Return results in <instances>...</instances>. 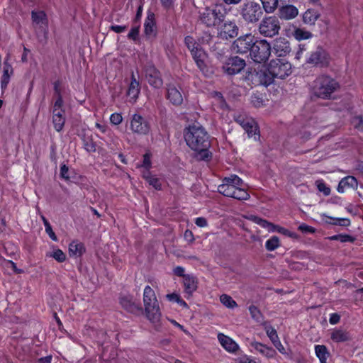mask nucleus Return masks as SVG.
<instances>
[{
  "label": "nucleus",
  "instance_id": "f257e3e1",
  "mask_svg": "<svg viewBox=\"0 0 363 363\" xmlns=\"http://www.w3.org/2000/svg\"><path fill=\"white\" fill-rule=\"evenodd\" d=\"M186 145L194 151L198 152L201 160L209 158V135L205 128L199 123H194L186 128L184 133Z\"/></svg>",
  "mask_w": 363,
  "mask_h": 363
},
{
  "label": "nucleus",
  "instance_id": "f03ea898",
  "mask_svg": "<svg viewBox=\"0 0 363 363\" xmlns=\"http://www.w3.org/2000/svg\"><path fill=\"white\" fill-rule=\"evenodd\" d=\"M218 191L225 196L238 200H247L250 198L243 181L235 174L225 177L223 183L218 186Z\"/></svg>",
  "mask_w": 363,
  "mask_h": 363
},
{
  "label": "nucleus",
  "instance_id": "7ed1b4c3",
  "mask_svg": "<svg viewBox=\"0 0 363 363\" xmlns=\"http://www.w3.org/2000/svg\"><path fill=\"white\" fill-rule=\"evenodd\" d=\"M339 88L340 85L335 79L328 75H320L313 81L311 93L318 98L328 99Z\"/></svg>",
  "mask_w": 363,
  "mask_h": 363
},
{
  "label": "nucleus",
  "instance_id": "20e7f679",
  "mask_svg": "<svg viewBox=\"0 0 363 363\" xmlns=\"http://www.w3.org/2000/svg\"><path fill=\"white\" fill-rule=\"evenodd\" d=\"M143 299L147 318L154 324L159 323L162 313L155 292L150 286L145 287Z\"/></svg>",
  "mask_w": 363,
  "mask_h": 363
},
{
  "label": "nucleus",
  "instance_id": "39448f33",
  "mask_svg": "<svg viewBox=\"0 0 363 363\" xmlns=\"http://www.w3.org/2000/svg\"><path fill=\"white\" fill-rule=\"evenodd\" d=\"M225 13L220 5L207 7L199 13V21L206 27H216L224 21Z\"/></svg>",
  "mask_w": 363,
  "mask_h": 363
},
{
  "label": "nucleus",
  "instance_id": "423d86ee",
  "mask_svg": "<svg viewBox=\"0 0 363 363\" xmlns=\"http://www.w3.org/2000/svg\"><path fill=\"white\" fill-rule=\"evenodd\" d=\"M240 13L245 22L255 23L262 17L263 10L258 3L247 1L241 6Z\"/></svg>",
  "mask_w": 363,
  "mask_h": 363
},
{
  "label": "nucleus",
  "instance_id": "0eeeda50",
  "mask_svg": "<svg viewBox=\"0 0 363 363\" xmlns=\"http://www.w3.org/2000/svg\"><path fill=\"white\" fill-rule=\"evenodd\" d=\"M272 48L266 40L256 41L250 52L252 60L257 63L267 61L271 54Z\"/></svg>",
  "mask_w": 363,
  "mask_h": 363
},
{
  "label": "nucleus",
  "instance_id": "6e6552de",
  "mask_svg": "<svg viewBox=\"0 0 363 363\" xmlns=\"http://www.w3.org/2000/svg\"><path fill=\"white\" fill-rule=\"evenodd\" d=\"M281 28L279 19L274 16L264 18L258 27L259 33L268 38L277 35Z\"/></svg>",
  "mask_w": 363,
  "mask_h": 363
},
{
  "label": "nucleus",
  "instance_id": "1a4fd4ad",
  "mask_svg": "<svg viewBox=\"0 0 363 363\" xmlns=\"http://www.w3.org/2000/svg\"><path fill=\"white\" fill-rule=\"evenodd\" d=\"M274 79H283L291 74V64L284 59H274L268 65Z\"/></svg>",
  "mask_w": 363,
  "mask_h": 363
},
{
  "label": "nucleus",
  "instance_id": "9d476101",
  "mask_svg": "<svg viewBox=\"0 0 363 363\" xmlns=\"http://www.w3.org/2000/svg\"><path fill=\"white\" fill-rule=\"evenodd\" d=\"M63 100L62 96L55 101L52 108V123L56 131L60 132L62 130L65 123V111L62 108Z\"/></svg>",
  "mask_w": 363,
  "mask_h": 363
},
{
  "label": "nucleus",
  "instance_id": "9b49d317",
  "mask_svg": "<svg viewBox=\"0 0 363 363\" xmlns=\"http://www.w3.org/2000/svg\"><path fill=\"white\" fill-rule=\"evenodd\" d=\"M130 128L133 133L140 135H147L150 130V125L148 121L138 113L131 116Z\"/></svg>",
  "mask_w": 363,
  "mask_h": 363
},
{
  "label": "nucleus",
  "instance_id": "f8f14e48",
  "mask_svg": "<svg viewBox=\"0 0 363 363\" xmlns=\"http://www.w3.org/2000/svg\"><path fill=\"white\" fill-rule=\"evenodd\" d=\"M256 41L254 36L247 34L238 38L233 43V50L236 53L245 54L251 52Z\"/></svg>",
  "mask_w": 363,
  "mask_h": 363
},
{
  "label": "nucleus",
  "instance_id": "ddd939ff",
  "mask_svg": "<svg viewBox=\"0 0 363 363\" xmlns=\"http://www.w3.org/2000/svg\"><path fill=\"white\" fill-rule=\"evenodd\" d=\"M252 80L257 84L267 86L274 82V77L267 66L262 67L252 74Z\"/></svg>",
  "mask_w": 363,
  "mask_h": 363
},
{
  "label": "nucleus",
  "instance_id": "4468645a",
  "mask_svg": "<svg viewBox=\"0 0 363 363\" xmlns=\"http://www.w3.org/2000/svg\"><path fill=\"white\" fill-rule=\"evenodd\" d=\"M235 120L245 130L249 137H254L255 140L259 138L258 128L252 118L238 115L235 116Z\"/></svg>",
  "mask_w": 363,
  "mask_h": 363
},
{
  "label": "nucleus",
  "instance_id": "2eb2a0df",
  "mask_svg": "<svg viewBox=\"0 0 363 363\" xmlns=\"http://www.w3.org/2000/svg\"><path fill=\"white\" fill-rule=\"evenodd\" d=\"M145 77L148 84L155 88L160 89L163 85V81L160 71L153 65H147L144 69Z\"/></svg>",
  "mask_w": 363,
  "mask_h": 363
},
{
  "label": "nucleus",
  "instance_id": "dca6fc26",
  "mask_svg": "<svg viewBox=\"0 0 363 363\" xmlns=\"http://www.w3.org/2000/svg\"><path fill=\"white\" fill-rule=\"evenodd\" d=\"M245 65V61L243 59L235 56L227 60L223 66V69L228 74L234 75L240 72Z\"/></svg>",
  "mask_w": 363,
  "mask_h": 363
},
{
  "label": "nucleus",
  "instance_id": "f3484780",
  "mask_svg": "<svg viewBox=\"0 0 363 363\" xmlns=\"http://www.w3.org/2000/svg\"><path fill=\"white\" fill-rule=\"evenodd\" d=\"M191 54L201 72L206 76L208 75L210 72L206 65L207 55L205 51L199 46L191 50Z\"/></svg>",
  "mask_w": 363,
  "mask_h": 363
},
{
  "label": "nucleus",
  "instance_id": "a211bd4d",
  "mask_svg": "<svg viewBox=\"0 0 363 363\" xmlns=\"http://www.w3.org/2000/svg\"><path fill=\"white\" fill-rule=\"evenodd\" d=\"M238 34V27L234 21H225L220 27L218 35L222 39L233 38Z\"/></svg>",
  "mask_w": 363,
  "mask_h": 363
},
{
  "label": "nucleus",
  "instance_id": "6ab92c4d",
  "mask_svg": "<svg viewBox=\"0 0 363 363\" xmlns=\"http://www.w3.org/2000/svg\"><path fill=\"white\" fill-rule=\"evenodd\" d=\"M307 62L317 66H326L328 64V59L326 52L321 48H318L311 52L307 60Z\"/></svg>",
  "mask_w": 363,
  "mask_h": 363
},
{
  "label": "nucleus",
  "instance_id": "aec40b11",
  "mask_svg": "<svg viewBox=\"0 0 363 363\" xmlns=\"http://www.w3.org/2000/svg\"><path fill=\"white\" fill-rule=\"evenodd\" d=\"M272 50L278 57H284L291 52L289 41L284 38H277L273 44Z\"/></svg>",
  "mask_w": 363,
  "mask_h": 363
},
{
  "label": "nucleus",
  "instance_id": "412c9836",
  "mask_svg": "<svg viewBox=\"0 0 363 363\" xmlns=\"http://www.w3.org/2000/svg\"><path fill=\"white\" fill-rule=\"evenodd\" d=\"M167 98L174 106H179L183 102V96L180 91L173 84L167 87Z\"/></svg>",
  "mask_w": 363,
  "mask_h": 363
},
{
  "label": "nucleus",
  "instance_id": "4be33fe9",
  "mask_svg": "<svg viewBox=\"0 0 363 363\" xmlns=\"http://www.w3.org/2000/svg\"><path fill=\"white\" fill-rule=\"evenodd\" d=\"M140 92V85L138 80L136 79L133 72H131L130 83L127 91L128 96L134 101L138 99Z\"/></svg>",
  "mask_w": 363,
  "mask_h": 363
},
{
  "label": "nucleus",
  "instance_id": "5701e85b",
  "mask_svg": "<svg viewBox=\"0 0 363 363\" xmlns=\"http://www.w3.org/2000/svg\"><path fill=\"white\" fill-rule=\"evenodd\" d=\"M183 284L184 286V292L190 296L196 291L198 288V281L196 278L191 274H186L183 279Z\"/></svg>",
  "mask_w": 363,
  "mask_h": 363
},
{
  "label": "nucleus",
  "instance_id": "b1692460",
  "mask_svg": "<svg viewBox=\"0 0 363 363\" xmlns=\"http://www.w3.org/2000/svg\"><path fill=\"white\" fill-rule=\"evenodd\" d=\"M144 32L147 38H152L156 35L155 15L152 13H148L145 21Z\"/></svg>",
  "mask_w": 363,
  "mask_h": 363
},
{
  "label": "nucleus",
  "instance_id": "393cba45",
  "mask_svg": "<svg viewBox=\"0 0 363 363\" xmlns=\"http://www.w3.org/2000/svg\"><path fill=\"white\" fill-rule=\"evenodd\" d=\"M250 345L256 352L267 358H272L276 354V351L272 347H268L259 342H252Z\"/></svg>",
  "mask_w": 363,
  "mask_h": 363
},
{
  "label": "nucleus",
  "instance_id": "a878e982",
  "mask_svg": "<svg viewBox=\"0 0 363 363\" xmlns=\"http://www.w3.org/2000/svg\"><path fill=\"white\" fill-rule=\"evenodd\" d=\"M298 9L293 5H286L281 6L279 10V16L281 19L290 20L297 16Z\"/></svg>",
  "mask_w": 363,
  "mask_h": 363
},
{
  "label": "nucleus",
  "instance_id": "bb28decb",
  "mask_svg": "<svg viewBox=\"0 0 363 363\" xmlns=\"http://www.w3.org/2000/svg\"><path fill=\"white\" fill-rule=\"evenodd\" d=\"M358 186L357 180L352 176H347L340 180L337 186L339 193H344L347 189H357Z\"/></svg>",
  "mask_w": 363,
  "mask_h": 363
},
{
  "label": "nucleus",
  "instance_id": "cd10ccee",
  "mask_svg": "<svg viewBox=\"0 0 363 363\" xmlns=\"http://www.w3.org/2000/svg\"><path fill=\"white\" fill-rule=\"evenodd\" d=\"M330 338L335 342H343L350 340L351 336L346 330L335 328L331 332Z\"/></svg>",
  "mask_w": 363,
  "mask_h": 363
},
{
  "label": "nucleus",
  "instance_id": "c85d7f7f",
  "mask_svg": "<svg viewBox=\"0 0 363 363\" xmlns=\"http://www.w3.org/2000/svg\"><path fill=\"white\" fill-rule=\"evenodd\" d=\"M218 338L221 345L228 352H234L238 350V344L230 337L220 333L218 335Z\"/></svg>",
  "mask_w": 363,
  "mask_h": 363
},
{
  "label": "nucleus",
  "instance_id": "c756f323",
  "mask_svg": "<svg viewBox=\"0 0 363 363\" xmlns=\"http://www.w3.org/2000/svg\"><path fill=\"white\" fill-rule=\"evenodd\" d=\"M121 306L130 313H137L141 311V307L134 303L130 298L124 296L120 299Z\"/></svg>",
  "mask_w": 363,
  "mask_h": 363
},
{
  "label": "nucleus",
  "instance_id": "7c9ffc66",
  "mask_svg": "<svg viewBox=\"0 0 363 363\" xmlns=\"http://www.w3.org/2000/svg\"><path fill=\"white\" fill-rule=\"evenodd\" d=\"M13 72L12 67L7 64L6 62H4V70H3V74L1 79V88L2 90L6 89L11 74Z\"/></svg>",
  "mask_w": 363,
  "mask_h": 363
},
{
  "label": "nucleus",
  "instance_id": "2f4dec72",
  "mask_svg": "<svg viewBox=\"0 0 363 363\" xmlns=\"http://www.w3.org/2000/svg\"><path fill=\"white\" fill-rule=\"evenodd\" d=\"M32 19L33 23L41 28L46 27L48 25L46 14L43 11H33Z\"/></svg>",
  "mask_w": 363,
  "mask_h": 363
},
{
  "label": "nucleus",
  "instance_id": "473e14b6",
  "mask_svg": "<svg viewBox=\"0 0 363 363\" xmlns=\"http://www.w3.org/2000/svg\"><path fill=\"white\" fill-rule=\"evenodd\" d=\"M319 16L320 14L317 11L308 9L303 15V21L306 24L314 25Z\"/></svg>",
  "mask_w": 363,
  "mask_h": 363
},
{
  "label": "nucleus",
  "instance_id": "72a5a7b5",
  "mask_svg": "<svg viewBox=\"0 0 363 363\" xmlns=\"http://www.w3.org/2000/svg\"><path fill=\"white\" fill-rule=\"evenodd\" d=\"M262 4V10L267 13H272L278 7V0H259Z\"/></svg>",
  "mask_w": 363,
  "mask_h": 363
},
{
  "label": "nucleus",
  "instance_id": "f704fd0d",
  "mask_svg": "<svg viewBox=\"0 0 363 363\" xmlns=\"http://www.w3.org/2000/svg\"><path fill=\"white\" fill-rule=\"evenodd\" d=\"M315 352L320 360V363H326L329 352L325 345H315Z\"/></svg>",
  "mask_w": 363,
  "mask_h": 363
},
{
  "label": "nucleus",
  "instance_id": "c9c22d12",
  "mask_svg": "<svg viewBox=\"0 0 363 363\" xmlns=\"http://www.w3.org/2000/svg\"><path fill=\"white\" fill-rule=\"evenodd\" d=\"M249 218L250 220L258 224L261 227L267 229L269 231H274L275 229L274 225L259 217H257L256 216H250Z\"/></svg>",
  "mask_w": 363,
  "mask_h": 363
},
{
  "label": "nucleus",
  "instance_id": "e433bc0d",
  "mask_svg": "<svg viewBox=\"0 0 363 363\" xmlns=\"http://www.w3.org/2000/svg\"><path fill=\"white\" fill-rule=\"evenodd\" d=\"M325 217L326 218L325 221L329 224L338 225L340 226L345 227L349 226L350 225V220L347 218H337L326 216H325Z\"/></svg>",
  "mask_w": 363,
  "mask_h": 363
},
{
  "label": "nucleus",
  "instance_id": "4c0bfd02",
  "mask_svg": "<svg viewBox=\"0 0 363 363\" xmlns=\"http://www.w3.org/2000/svg\"><path fill=\"white\" fill-rule=\"evenodd\" d=\"M84 247L82 244L77 242H72L69 244V252L70 255L73 256H80L82 254Z\"/></svg>",
  "mask_w": 363,
  "mask_h": 363
},
{
  "label": "nucleus",
  "instance_id": "58836bf2",
  "mask_svg": "<svg viewBox=\"0 0 363 363\" xmlns=\"http://www.w3.org/2000/svg\"><path fill=\"white\" fill-rule=\"evenodd\" d=\"M143 177L145 179L147 182L152 186L155 189L160 190L161 189V183L157 177L151 175L149 172L145 173L143 174Z\"/></svg>",
  "mask_w": 363,
  "mask_h": 363
},
{
  "label": "nucleus",
  "instance_id": "ea45409f",
  "mask_svg": "<svg viewBox=\"0 0 363 363\" xmlns=\"http://www.w3.org/2000/svg\"><path fill=\"white\" fill-rule=\"evenodd\" d=\"M280 245L279 239L277 236H272L265 243L266 249L269 251H274Z\"/></svg>",
  "mask_w": 363,
  "mask_h": 363
},
{
  "label": "nucleus",
  "instance_id": "a19ab883",
  "mask_svg": "<svg viewBox=\"0 0 363 363\" xmlns=\"http://www.w3.org/2000/svg\"><path fill=\"white\" fill-rule=\"evenodd\" d=\"M220 301L227 308H233L237 306L236 302L229 295H221L220 297Z\"/></svg>",
  "mask_w": 363,
  "mask_h": 363
},
{
  "label": "nucleus",
  "instance_id": "79ce46f5",
  "mask_svg": "<svg viewBox=\"0 0 363 363\" xmlns=\"http://www.w3.org/2000/svg\"><path fill=\"white\" fill-rule=\"evenodd\" d=\"M293 35L294 38L298 40L308 39L312 35L310 32L304 30L301 28L296 29Z\"/></svg>",
  "mask_w": 363,
  "mask_h": 363
},
{
  "label": "nucleus",
  "instance_id": "37998d69",
  "mask_svg": "<svg viewBox=\"0 0 363 363\" xmlns=\"http://www.w3.org/2000/svg\"><path fill=\"white\" fill-rule=\"evenodd\" d=\"M47 256L53 257L55 260H57L59 262H62L66 259V255L60 249L55 250L52 253H48Z\"/></svg>",
  "mask_w": 363,
  "mask_h": 363
},
{
  "label": "nucleus",
  "instance_id": "c03bdc74",
  "mask_svg": "<svg viewBox=\"0 0 363 363\" xmlns=\"http://www.w3.org/2000/svg\"><path fill=\"white\" fill-rule=\"evenodd\" d=\"M329 239L330 240H340L342 242H353L354 240V238H352V236H350L349 235H346V234L335 235L330 237Z\"/></svg>",
  "mask_w": 363,
  "mask_h": 363
},
{
  "label": "nucleus",
  "instance_id": "a18cd8bd",
  "mask_svg": "<svg viewBox=\"0 0 363 363\" xmlns=\"http://www.w3.org/2000/svg\"><path fill=\"white\" fill-rule=\"evenodd\" d=\"M83 146L87 152H94L96 151V145L89 138L84 137L83 138Z\"/></svg>",
  "mask_w": 363,
  "mask_h": 363
},
{
  "label": "nucleus",
  "instance_id": "49530a36",
  "mask_svg": "<svg viewBox=\"0 0 363 363\" xmlns=\"http://www.w3.org/2000/svg\"><path fill=\"white\" fill-rule=\"evenodd\" d=\"M266 333L270 340L273 344L279 340L277 330L272 327H267L266 328Z\"/></svg>",
  "mask_w": 363,
  "mask_h": 363
},
{
  "label": "nucleus",
  "instance_id": "de8ad7c7",
  "mask_svg": "<svg viewBox=\"0 0 363 363\" xmlns=\"http://www.w3.org/2000/svg\"><path fill=\"white\" fill-rule=\"evenodd\" d=\"M184 43L190 52L199 47L194 38L191 36H186L184 39Z\"/></svg>",
  "mask_w": 363,
  "mask_h": 363
},
{
  "label": "nucleus",
  "instance_id": "09e8293b",
  "mask_svg": "<svg viewBox=\"0 0 363 363\" xmlns=\"http://www.w3.org/2000/svg\"><path fill=\"white\" fill-rule=\"evenodd\" d=\"M316 186L319 191L323 192L325 196L330 194V189L323 181H317Z\"/></svg>",
  "mask_w": 363,
  "mask_h": 363
},
{
  "label": "nucleus",
  "instance_id": "8fccbe9b",
  "mask_svg": "<svg viewBox=\"0 0 363 363\" xmlns=\"http://www.w3.org/2000/svg\"><path fill=\"white\" fill-rule=\"evenodd\" d=\"M249 311L252 318L256 320H259L261 318V313L259 310L254 305L249 307Z\"/></svg>",
  "mask_w": 363,
  "mask_h": 363
},
{
  "label": "nucleus",
  "instance_id": "3c124183",
  "mask_svg": "<svg viewBox=\"0 0 363 363\" xmlns=\"http://www.w3.org/2000/svg\"><path fill=\"white\" fill-rule=\"evenodd\" d=\"M110 121L113 125H119L123 121V117L120 113H114L111 115Z\"/></svg>",
  "mask_w": 363,
  "mask_h": 363
},
{
  "label": "nucleus",
  "instance_id": "603ef678",
  "mask_svg": "<svg viewBox=\"0 0 363 363\" xmlns=\"http://www.w3.org/2000/svg\"><path fill=\"white\" fill-rule=\"evenodd\" d=\"M139 35V26H135L132 28L129 33L128 34V38L129 39L136 40L138 38Z\"/></svg>",
  "mask_w": 363,
  "mask_h": 363
},
{
  "label": "nucleus",
  "instance_id": "864d4df0",
  "mask_svg": "<svg viewBox=\"0 0 363 363\" xmlns=\"http://www.w3.org/2000/svg\"><path fill=\"white\" fill-rule=\"evenodd\" d=\"M274 230H277L279 233L283 234V235H285L288 237H290V238H294L295 237V233H292L291 231H289V230L284 228H282V227H280V226H276L275 225V229Z\"/></svg>",
  "mask_w": 363,
  "mask_h": 363
},
{
  "label": "nucleus",
  "instance_id": "5fc2aeb1",
  "mask_svg": "<svg viewBox=\"0 0 363 363\" xmlns=\"http://www.w3.org/2000/svg\"><path fill=\"white\" fill-rule=\"evenodd\" d=\"M298 230H301V232L303 233H315V229L311 227V226H309L305 223H302L299 226H298Z\"/></svg>",
  "mask_w": 363,
  "mask_h": 363
},
{
  "label": "nucleus",
  "instance_id": "6e6d98bb",
  "mask_svg": "<svg viewBox=\"0 0 363 363\" xmlns=\"http://www.w3.org/2000/svg\"><path fill=\"white\" fill-rule=\"evenodd\" d=\"M127 26L113 25L110 27V29L116 33H121L124 32L127 29Z\"/></svg>",
  "mask_w": 363,
  "mask_h": 363
},
{
  "label": "nucleus",
  "instance_id": "4d7b16f0",
  "mask_svg": "<svg viewBox=\"0 0 363 363\" xmlns=\"http://www.w3.org/2000/svg\"><path fill=\"white\" fill-rule=\"evenodd\" d=\"M184 238L189 243H192L194 241V236L193 233L189 230H185L184 233Z\"/></svg>",
  "mask_w": 363,
  "mask_h": 363
},
{
  "label": "nucleus",
  "instance_id": "13d9d810",
  "mask_svg": "<svg viewBox=\"0 0 363 363\" xmlns=\"http://www.w3.org/2000/svg\"><path fill=\"white\" fill-rule=\"evenodd\" d=\"M195 224L199 227L203 228V227L207 226L208 223L205 218L199 217V218H196Z\"/></svg>",
  "mask_w": 363,
  "mask_h": 363
},
{
  "label": "nucleus",
  "instance_id": "bf43d9fd",
  "mask_svg": "<svg viewBox=\"0 0 363 363\" xmlns=\"http://www.w3.org/2000/svg\"><path fill=\"white\" fill-rule=\"evenodd\" d=\"M184 268L182 267H180V266H177L176 267L173 272H174V274L178 277H183V279L184 278V276H186V274H184Z\"/></svg>",
  "mask_w": 363,
  "mask_h": 363
},
{
  "label": "nucleus",
  "instance_id": "052dcab7",
  "mask_svg": "<svg viewBox=\"0 0 363 363\" xmlns=\"http://www.w3.org/2000/svg\"><path fill=\"white\" fill-rule=\"evenodd\" d=\"M166 298L171 302H177L180 296L177 293L169 294L166 295Z\"/></svg>",
  "mask_w": 363,
  "mask_h": 363
},
{
  "label": "nucleus",
  "instance_id": "680f3d73",
  "mask_svg": "<svg viewBox=\"0 0 363 363\" xmlns=\"http://www.w3.org/2000/svg\"><path fill=\"white\" fill-rule=\"evenodd\" d=\"M340 319V316L338 314L333 313L330 315L329 321H330V324L335 325V324H337V323H339Z\"/></svg>",
  "mask_w": 363,
  "mask_h": 363
},
{
  "label": "nucleus",
  "instance_id": "e2e57ef3",
  "mask_svg": "<svg viewBox=\"0 0 363 363\" xmlns=\"http://www.w3.org/2000/svg\"><path fill=\"white\" fill-rule=\"evenodd\" d=\"M273 345L278 350V351L280 353H281L283 354H286V350H285L284 347L283 346V345L281 344V342H280V340L277 341V342H275Z\"/></svg>",
  "mask_w": 363,
  "mask_h": 363
},
{
  "label": "nucleus",
  "instance_id": "0e129e2a",
  "mask_svg": "<svg viewBox=\"0 0 363 363\" xmlns=\"http://www.w3.org/2000/svg\"><path fill=\"white\" fill-rule=\"evenodd\" d=\"M60 175L64 179H69L68 167L65 164L60 167Z\"/></svg>",
  "mask_w": 363,
  "mask_h": 363
},
{
  "label": "nucleus",
  "instance_id": "69168bd1",
  "mask_svg": "<svg viewBox=\"0 0 363 363\" xmlns=\"http://www.w3.org/2000/svg\"><path fill=\"white\" fill-rule=\"evenodd\" d=\"M45 232L47 233V234L49 235V237L52 240H54V241H57V236L55 235V233L53 232L51 226H49V227L46 228H45Z\"/></svg>",
  "mask_w": 363,
  "mask_h": 363
},
{
  "label": "nucleus",
  "instance_id": "338daca9",
  "mask_svg": "<svg viewBox=\"0 0 363 363\" xmlns=\"http://www.w3.org/2000/svg\"><path fill=\"white\" fill-rule=\"evenodd\" d=\"M353 123H355V124H354L355 128H359L362 127V124H363L362 116H359L355 117Z\"/></svg>",
  "mask_w": 363,
  "mask_h": 363
},
{
  "label": "nucleus",
  "instance_id": "774afa93",
  "mask_svg": "<svg viewBox=\"0 0 363 363\" xmlns=\"http://www.w3.org/2000/svg\"><path fill=\"white\" fill-rule=\"evenodd\" d=\"M239 363H256V362L249 357L244 356L240 358Z\"/></svg>",
  "mask_w": 363,
  "mask_h": 363
}]
</instances>
